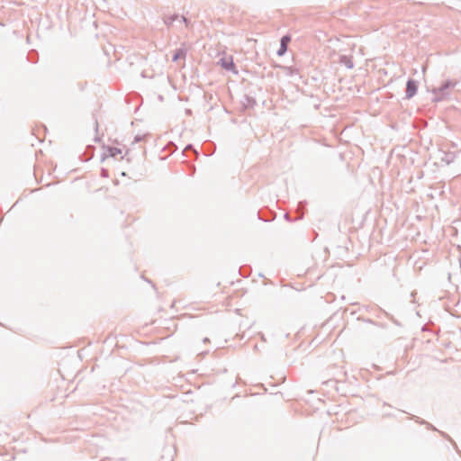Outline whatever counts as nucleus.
Returning a JSON list of instances; mask_svg holds the SVG:
<instances>
[{"label":"nucleus","instance_id":"obj_12","mask_svg":"<svg viewBox=\"0 0 461 461\" xmlns=\"http://www.w3.org/2000/svg\"><path fill=\"white\" fill-rule=\"evenodd\" d=\"M285 218L286 220H288V221H289V220H290L289 214H288V213H285Z\"/></svg>","mask_w":461,"mask_h":461},{"label":"nucleus","instance_id":"obj_10","mask_svg":"<svg viewBox=\"0 0 461 461\" xmlns=\"http://www.w3.org/2000/svg\"><path fill=\"white\" fill-rule=\"evenodd\" d=\"M181 23H185V27H188L189 26V21L185 17V16H181L180 20H179Z\"/></svg>","mask_w":461,"mask_h":461},{"label":"nucleus","instance_id":"obj_9","mask_svg":"<svg viewBox=\"0 0 461 461\" xmlns=\"http://www.w3.org/2000/svg\"><path fill=\"white\" fill-rule=\"evenodd\" d=\"M188 151H193L197 154V152L194 149L192 145H187L185 149H184V153L185 154Z\"/></svg>","mask_w":461,"mask_h":461},{"label":"nucleus","instance_id":"obj_2","mask_svg":"<svg viewBox=\"0 0 461 461\" xmlns=\"http://www.w3.org/2000/svg\"><path fill=\"white\" fill-rule=\"evenodd\" d=\"M417 89H418L417 82L415 80L409 79L406 84V91H405L406 98L407 99L412 98L416 95Z\"/></svg>","mask_w":461,"mask_h":461},{"label":"nucleus","instance_id":"obj_1","mask_svg":"<svg viewBox=\"0 0 461 461\" xmlns=\"http://www.w3.org/2000/svg\"><path fill=\"white\" fill-rule=\"evenodd\" d=\"M457 82L454 80H447L439 86L432 89L435 102H441L451 95L452 89L456 86Z\"/></svg>","mask_w":461,"mask_h":461},{"label":"nucleus","instance_id":"obj_11","mask_svg":"<svg viewBox=\"0 0 461 461\" xmlns=\"http://www.w3.org/2000/svg\"><path fill=\"white\" fill-rule=\"evenodd\" d=\"M142 139H143V137H142V136L137 135V136L135 137L134 140H135V142H139V141H141V140H142Z\"/></svg>","mask_w":461,"mask_h":461},{"label":"nucleus","instance_id":"obj_4","mask_svg":"<svg viewBox=\"0 0 461 461\" xmlns=\"http://www.w3.org/2000/svg\"><path fill=\"white\" fill-rule=\"evenodd\" d=\"M220 64L221 66L225 68L226 70H234L235 68V65L233 63V59L232 57H228V58H222L220 59Z\"/></svg>","mask_w":461,"mask_h":461},{"label":"nucleus","instance_id":"obj_6","mask_svg":"<svg viewBox=\"0 0 461 461\" xmlns=\"http://www.w3.org/2000/svg\"><path fill=\"white\" fill-rule=\"evenodd\" d=\"M186 55V50L184 49H177L173 55V61H176L179 59H185Z\"/></svg>","mask_w":461,"mask_h":461},{"label":"nucleus","instance_id":"obj_7","mask_svg":"<svg viewBox=\"0 0 461 461\" xmlns=\"http://www.w3.org/2000/svg\"><path fill=\"white\" fill-rule=\"evenodd\" d=\"M179 16L177 14H173V15H168V16H165L164 18V23L165 24H167V26H170L172 25V23L178 20Z\"/></svg>","mask_w":461,"mask_h":461},{"label":"nucleus","instance_id":"obj_8","mask_svg":"<svg viewBox=\"0 0 461 461\" xmlns=\"http://www.w3.org/2000/svg\"><path fill=\"white\" fill-rule=\"evenodd\" d=\"M108 150L111 157H116L117 155L122 153L121 149L115 147H110Z\"/></svg>","mask_w":461,"mask_h":461},{"label":"nucleus","instance_id":"obj_3","mask_svg":"<svg viewBox=\"0 0 461 461\" xmlns=\"http://www.w3.org/2000/svg\"><path fill=\"white\" fill-rule=\"evenodd\" d=\"M291 41V37L289 35H284L282 38H281V41H280V48L279 50H277V55L278 56H283L286 50H287V46L289 44V42Z\"/></svg>","mask_w":461,"mask_h":461},{"label":"nucleus","instance_id":"obj_5","mask_svg":"<svg viewBox=\"0 0 461 461\" xmlns=\"http://www.w3.org/2000/svg\"><path fill=\"white\" fill-rule=\"evenodd\" d=\"M339 64L345 66L346 68H348L349 69L354 68V62H353L351 57H348V56H346V55H341L339 57Z\"/></svg>","mask_w":461,"mask_h":461}]
</instances>
